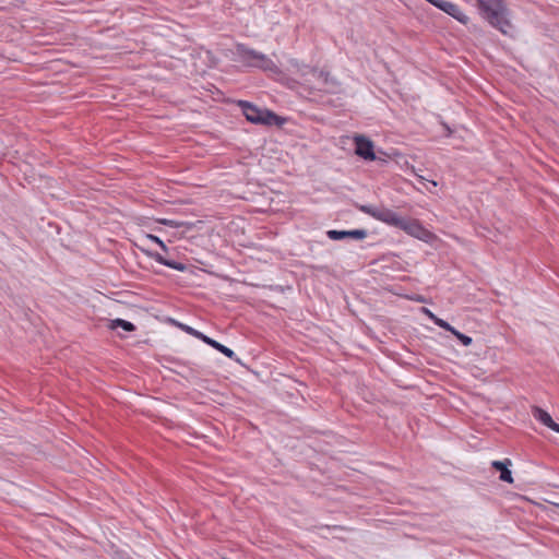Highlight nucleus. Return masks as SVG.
I'll return each instance as SVG.
<instances>
[{
    "mask_svg": "<svg viewBox=\"0 0 559 559\" xmlns=\"http://www.w3.org/2000/svg\"><path fill=\"white\" fill-rule=\"evenodd\" d=\"M511 460L506 459L504 461H493L491 463V466L500 472V480L512 484L513 477L511 474V471L509 469V466L511 465Z\"/></svg>",
    "mask_w": 559,
    "mask_h": 559,
    "instance_id": "nucleus-13",
    "label": "nucleus"
},
{
    "mask_svg": "<svg viewBox=\"0 0 559 559\" xmlns=\"http://www.w3.org/2000/svg\"><path fill=\"white\" fill-rule=\"evenodd\" d=\"M355 153L365 160H376L373 142L365 135H356L354 138Z\"/></svg>",
    "mask_w": 559,
    "mask_h": 559,
    "instance_id": "nucleus-7",
    "label": "nucleus"
},
{
    "mask_svg": "<svg viewBox=\"0 0 559 559\" xmlns=\"http://www.w3.org/2000/svg\"><path fill=\"white\" fill-rule=\"evenodd\" d=\"M476 8L490 26L503 35H511L514 26L506 0H477Z\"/></svg>",
    "mask_w": 559,
    "mask_h": 559,
    "instance_id": "nucleus-1",
    "label": "nucleus"
},
{
    "mask_svg": "<svg viewBox=\"0 0 559 559\" xmlns=\"http://www.w3.org/2000/svg\"><path fill=\"white\" fill-rule=\"evenodd\" d=\"M174 323L180 329L182 330L183 332H186L187 334L189 335H192L199 340H201L202 342H204L205 344H207L209 346L213 347L214 349L218 350L219 353H222L223 355H225L226 357L230 358V359H234L236 361H238L239 359L237 358L235 352L233 349H230L229 347L221 344L219 342L211 338L210 336L203 334L202 332L193 329L192 326L190 325H187L185 323H180V322H176L174 321Z\"/></svg>",
    "mask_w": 559,
    "mask_h": 559,
    "instance_id": "nucleus-6",
    "label": "nucleus"
},
{
    "mask_svg": "<svg viewBox=\"0 0 559 559\" xmlns=\"http://www.w3.org/2000/svg\"><path fill=\"white\" fill-rule=\"evenodd\" d=\"M532 415L536 420H538L539 423H542L543 425H545L546 427L554 431H557V429L559 428V424L554 421L550 414L538 406L532 407Z\"/></svg>",
    "mask_w": 559,
    "mask_h": 559,
    "instance_id": "nucleus-12",
    "label": "nucleus"
},
{
    "mask_svg": "<svg viewBox=\"0 0 559 559\" xmlns=\"http://www.w3.org/2000/svg\"><path fill=\"white\" fill-rule=\"evenodd\" d=\"M399 229L421 240L426 239L430 234L417 219L408 217H403Z\"/></svg>",
    "mask_w": 559,
    "mask_h": 559,
    "instance_id": "nucleus-8",
    "label": "nucleus"
},
{
    "mask_svg": "<svg viewBox=\"0 0 559 559\" xmlns=\"http://www.w3.org/2000/svg\"><path fill=\"white\" fill-rule=\"evenodd\" d=\"M456 340L460 341L464 346L473 345L474 350L472 352L476 357H479L485 349L481 342H474L472 337L456 331Z\"/></svg>",
    "mask_w": 559,
    "mask_h": 559,
    "instance_id": "nucleus-15",
    "label": "nucleus"
},
{
    "mask_svg": "<svg viewBox=\"0 0 559 559\" xmlns=\"http://www.w3.org/2000/svg\"><path fill=\"white\" fill-rule=\"evenodd\" d=\"M367 235H368V233L366 229H353V230L330 229L326 231V236L331 240H344V239L362 240L367 237Z\"/></svg>",
    "mask_w": 559,
    "mask_h": 559,
    "instance_id": "nucleus-9",
    "label": "nucleus"
},
{
    "mask_svg": "<svg viewBox=\"0 0 559 559\" xmlns=\"http://www.w3.org/2000/svg\"><path fill=\"white\" fill-rule=\"evenodd\" d=\"M556 432H558V433H559V428L557 429V431H556Z\"/></svg>",
    "mask_w": 559,
    "mask_h": 559,
    "instance_id": "nucleus-22",
    "label": "nucleus"
},
{
    "mask_svg": "<svg viewBox=\"0 0 559 559\" xmlns=\"http://www.w3.org/2000/svg\"><path fill=\"white\" fill-rule=\"evenodd\" d=\"M116 559H131V558L127 555L117 554Z\"/></svg>",
    "mask_w": 559,
    "mask_h": 559,
    "instance_id": "nucleus-20",
    "label": "nucleus"
},
{
    "mask_svg": "<svg viewBox=\"0 0 559 559\" xmlns=\"http://www.w3.org/2000/svg\"><path fill=\"white\" fill-rule=\"evenodd\" d=\"M455 19H456V21H460L462 23H466V17L461 15V14H459L457 12H456Z\"/></svg>",
    "mask_w": 559,
    "mask_h": 559,
    "instance_id": "nucleus-19",
    "label": "nucleus"
},
{
    "mask_svg": "<svg viewBox=\"0 0 559 559\" xmlns=\"http://www.w3.org/2000/svg\"><path fill=\"white\" fill-rule=\"evenodd\" d=\"M254 68L260 69L264 72H271L274 74H278L281 72L278 67L266 55H264L262 52H260Z\"/></svg>",
    "mask_w": 559,
    "mask_h": 559,
    "instance_id": "nucleus-14",
    "label": "nucleus"
},
{
    "mask_svg": "<svg viewBox=\"0 0 559 559\" xmlns=\"http://www.w3.org/2000/svg\"><path fill=\"white\" fill-rule=\"evenodd\" d=\"M109 328L111 330L121 328L126 332H133L136 329L132 322L123 320V319H119V318L115 319V320H110Z\"/></svg>",
    "mask_w": 559,
    "mask_h": 559,
    "instance_id": "nucleus-16",
    "label": "nucleus"
},
{
    "mask_svg": "<svg viewBox=\"0 0 559 559\" xmlns=\"http://www.w3.org/2000/svg\"><path fill=\"white\" fill-rule=\"evenodd\" d=\"M145 240H146V241H150V242H153V243H155V245H158V246L160 247V249H162L163 251H165V252H167V251H168V248H167V246L165 245V242H164L159 237H157V236H155V235L147 234V235L145 236Z\"/></svg>",
    "mask_w": 559,
    "mask_h": 559,
    "instance_id": "nucleus-18",
    "label": "nucleus"
},
{
    "mask_svg": "<svg viewBox=\"0 0 559 559\" xmlns=\"http://www.w3.org/2000/svg\"><path fill=\"white\" fill-rule=\"evenodd\" d=\"M239 107L248 121L255 124H280V117L271 110L261 109L248 100H239Z\"/></svg>",
    "mask_w": 559,
    "mask_h": 559,
    "instance_id": "nucleus-3",
    "label": "nucleus"
},
{
    "mask_svg": "<svg viewBox=\"0 0 559 559\" xmlns=\"http://www.w3.org/2000/svg\"><path fill=\"white\" fill-rule=\"evenodd\" d=\"M142 251L147 257H150L151 259L155 260L159 264L165 265L167 267H170L173 270L182 272V271H185L187 269V266L183 263L175 261V260L166 259L164 255H162L160 253H158L156 251H152V250L143 249V248H142Z\"/></svg>",
    "mask_w": 559,
    "mask_h": 559,
    "instance_id": "nucleus-11",
    "label": "nucleus"
},
{
    "mask_svg": "<svg viewBox=\"0 0 559 559\" xmlns=\"http://www.w3.org/2000/svg\"><path fill=\"white\" fill-rule=\"evenodd\" d=\"M425 312H426V313H427V314H428V316L433 320V322H435L437 325H439V326H441V328H443V329H445V330H448V331H450L451 333H453V334H454V328H453L451 324H449L447 321H444V320H442V319L437 318V317H436V316H435L430 310H428V309H425Z\"/></svg>",
    "mask_w": 559,
    "mask_h": 559,
    "instance_id": "nucleus-17",
    "label": "nucleus"
},
{
    "mask_svg": "<svg viewBox=\"0 0 559 559\" xmlns=\"http://www.w3.org/2000/svg\"><path fill=\"white\" fill-rule=\"evenodd\" d=\"M358 209L360 212L389 226L399 228L400 225L402 224L403 216L399 215L391 209L370 204L359 205Z\"/></svg>",
    "mask_w": 559,
    "mask_h": 559,
    "instance_id": "nucleus-5",
    "label": "nucleus"
},
{
    "mask_svg": "<svg viewBox=\"0 0 559 559\" xmlns=\"http://www.w3.org/2000/svg\"><path fill=\"white\" fill-rule=\"evenodd\" d=\"M491 359H492L493 361H496V354H495V353L491 355Z\"/></svg>",
    "mask_w": 559,
    "mask_h": 559,
    "instance_id": "nucleus-21",
    "label": "nucleus"
},
{
    "mask_svg": "<svg viewBox=\"0 0 559 559\" xmlns=\"http://www.w3.org/2000/svg\"><path fill=\"white\" fill-rule=\"evenodd\" d=\"M289 64L295 73L299 74L304 79L305 84L309 87L330 94H334L338 91V81L331 76L329 72L300 63L296 59H292Z\"/></svg>",
    "mask_w": 559,
    "mask_h": 559,
    "instance_id": "nucleus-2",
    "label": "nucleus"
},
{
    "mask_svg": "<svg viewBox=\"0 0 559 559\" xmlns=\"http://www.w3.org/2000/svg\"><path fill=\"white\" fill-rule=\"evenodd\" d=\"M358 209L360 212L389 226L399 228L400 225L402 224L403 216L399 215L391 209L370 204L359 205Z\"/></svg>",
    "mask_w": 559,
    "mask_h": 559,
    "instance_id": "nucleus-4",
    "label": "nucleus"
},
{
    "mask_svg": "<svg viewBox=\"0 0 559 559\" xmlns=\"http://www.w3.org/2000/svg\"><path fill=\"white\" fill-rule=\"evenodd\" d=\"M236 53L238 56V60L241 63H243L247 67L254 68L255 62L259 58L260 51L249 48L243 44H238L236 46Z\"/></svg>",
    "mask_w": 559,
    "mask_h": 559,
    "instance_id": "nucleus-10",
    "label": "nucleus"
}]
</instances>
